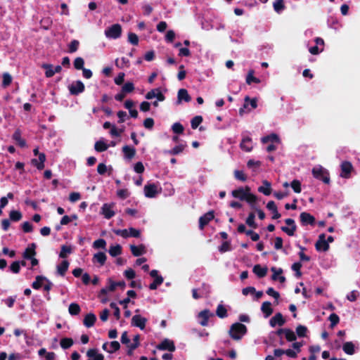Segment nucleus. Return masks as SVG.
I'll return each mask as SVG.
<instances>
[{"label": "nucleus", "instance_id": "obj_3", "mask_svg": "<svg viewBox=\"0 0 360 360\" xmlns=\"http://www.w3.org/2000/svg\"><path fill=\"white\" fill-rule=\"evenodd\" d=\"M313 176L320 181H322L324 184H330V174L327 169L322 167H314L312 169Z\"/></svg>", "mask_w": 360, "mask_h": 360}, {"label": "nucleus", "instance_id": "obj_15", "mask_svg": "<svg viewBox=\"0 0 360 360\" xmlns=\"http://www.w3.org/2000/svg\"><path fill=\"white\" fill-rule=\"evenodd\" d=\"M285 320L281 313H276L269 321V324L271 327H275L276 325L282 326L284 325Z\"/></svg>", "mask_w": 360, "mask_h": 360}, {"label": "nucleus", "instance_id": "obj_21", "mask_svg": "<svg viewBox=\"0 0 360 360\" xmlns=\"http://www.w3.org/2000/svg\"><path fill=\"white\" fill-rule=\"evenodd\" d=\"M130 250H131V254L134 257H139L146 252V247L143 244H141L138 246L134 245H131Z\"/></svg>", "mask_w": 360, "mask_h": 360}, {"label": "nucleus", "instance_id": "obj_19", "mask_svg": "<svg viewBox=\"0 0 360 360\" xmlns=\"http://www.w3.org/2000/svg\"><path fill=\"white\" fill-rule=\"evenodd\" d=\"M36 244L34 243H31L23 252V257L25 259H32L33 257H35L37 255L36 252Z\"/></svg>", "mask_w": 360, "mask_h": 360}, {"label": "nucleus", "instance_id": "obj_35", "mask_svg": "<svg viewBox=\"0 0 360 360\" xmlns=\"http://www.w3.org/2000/svg\"><path fill=\"white\" fill-rule=\"evenodd\" d=\"M217 316L220 319H224L228 316L227 309L223 304H219L216 310Z\"/></svg>", "mask_w": 360, "mask_h": 360}, {"label": "nucleus", "instance_id": "obj_16", "mask_svg": "<svg viewBox=\"0 0 360 360\" xmlns=\"http://www.w3.org/2000/svg\"><path fill=\"white\" fill-rule=\"evenodd\" d=\"M157 193V186L155 184H148L144 186V193L147 198H154Z\"/></svg>", "mask_w": 360, "mask_h": 360}, {"label": "nucleus", "instance_id": "obj_34", "mask_svg": "<svg viewBox=\"0 0 360 360\" xmlns=\"http://www.w3.org/2000/svg\"><path fill=\"white\" fill-rule=\"evenodd\" d=\"M13 139L18 143L20 147H24L26 145V141L21 137V134L19 130H16L13 134Z\"/></svg>", "mask_w": 360, "mask_h": 360}, {"label": "nucleus", "instance_id": "obj_4", "mask_svg": "<svg viewBox=\"0 0 360 360\" xmlns=\"http://www.w3.org/2000/svg\"><path fill=\"white\" fill-rule=\"evenodd\" d=\"M105 34L110 39H117L122 34V27L120 24H114L105 30Z\"/></svg>", "mask_w": 360, "mask_h": 360}, {"label": "nucleus", "instance_id": "obj_59", "mask_svg": "<svg viewBox=\"0 0 360 360\" xmlns=\"http://www.w3.org/2000/svg\"><path fill=\"white\" fill-rule=\"evenodd\" d=\"M134 85L132 82H127L125 83L122 87V91L123 92H124L125 94H128V93H131L134 91Z\"/></svg>", "mask_w": 360, "mask_h": 360}, {"label": "nucleus", "instance_id": "obj_27", "mask_svg": "<svg viewBox=\"0 0 360 360\" xmlns=\"http://www.w3.org/2000/svg\"><path fill=\"white\" fill-rule=\"evenodd\" d=\"M106 255L103 252H98L94 255L92 261L94 263L98 262L101 266H103L106 262Z\"/></svg>", "mask_w": 360, "mask_h": 360}, {"label": "nucleus", "instance_id": "obj_51", "mask_svg": "<svg viewBox=\"0 0 360 360\" xmlns=\"http://www.w3.org/2000/svg\"><path fill=\"white\" fill-rule=\"evenodd\" d=\"M234 177L240 181H247V175L242 170H235L233 172Z\"/></svg>", "mask_w": 360, "mask_h": 360}, {"label": "nucleus", "instance_id": "obj_5", "mask_svg": "<svg viewBox=\"0 0 360 360\" xmlns=\"http://www.w3.org/2000/svg\"><path fill=\"white\" fill-rule=\"evenodd\" d=\"M68 89L70 94L73 96L79 95L85 90V86L83 82L80 80L72 82L69 86Z\"/></svg>", "mask_w": 360, "mask_h": 360}, {"label": "nucleus", "instance_id": "obj_60", "mask_svg": "<svg viewBox=\"0 0 360 360\" xmlns=\"http://www.w3.org/2000/svg\"><path fill=\"white\" fill-rule=\"evenodd\" d=\"M285 338L286 340L288 341V342H293L295 340H296L297 339V336L295 335V333L290 329L288 328L285 333Z\"/></svg>", "mask_w": 360, "mask_h": 360}, {"label": "nucleus", "instance_id": "obj_42", "mask_svg": "<svg viewBox=\"0 0 360 360\" xmlns=\"http://www.w3.org/2000/svg\"><path fill=\"white\" fill-rule=\"evenodd\" d=\"M186 146V145L179 144L174 147L172 150L167 151L166 153L172 155H179L184 151Z\"/></svg>", "mask_w": 360, "mask_h": 360}, {"label": "nucleus", "instance_id": "obj_44", "mask_svg": "<svg viewBox=\"0 0 360 360\" xmlns=\"http://www.w3.org/2000/svg\"><path fill=\"white\" fill-rule=\"evenodd\" d=\"M108 148V146L103 141H98L95 143L94 149L97 152H103Z\"/></svg>", "mask_w": 360, "mask_h": 360}, {"label": "nucleus", "instance_id": "obj_29", "mask_svg": "<svg viewBox=\"0 0 360 360\" xmlns=\"http://www.w3.org/2000/svg\"><path fill=\"white\" fill-rule=\"evenodd\" d=\"M86 356L94 360H103L104 356L102 354H98L97 349H89L86 352Z\"/></svg>", "mask_w": 360, "mask_h": 360}, {"label": "nucleus", "instance_id": "obj_49", "mask_svg": "<svg viewBox=\"0 0 360 360\" xmlns=\"http://www.w3.org/2000/svg\"><path fill=\"white\" fill-rule=\"evenodd\" d=\"M203 119L200 115L195 116L191 122V127L193 129H195L198 127V126L202 123Z\"/></svg>", "mask_w": 360, "mask_h": 360}, {"label": "nucleus", "instance_id": "obj_43", "mask_svg": "<svg viewBox=\"0 0 360 360\" xmlns=\"http://www.w3.org/2000/svg\"><path fill=\"white\" fill-rule=\"evenodd\" d=\"M72 249L70 246L63 245L61 246L59 257L65 259L68 257V255L72 253Z\"/></svg>", "mask_w": 360, "mask_h": 360}, {"label": "nucleus", "instance_id": "obj_23", "mask_svg": "<svg viewBox=\"0 0 360 360\" xmlns=\"http://www.w3.org/2000/svg\"><path fill=\"white\" fill-rule=\"evenodd\" d=\"M252 271L259 278H264L267 274L268 268L266 266L262 267L260 264H256L253 266Z\"/></svg>", "mask_w": 360, "mask_h": 360}, {"label": "nucleus", "instance_id": "obj_31", "mask_svg": "<svg viewBox=\"0 0 360 360\" xmlns=\"http://www.w3.org/2000/svg\"><path fill=\"white\" fill-rule=\"evenodd\" d=\"M262 311L265 314V317H268L273 313L271 303L269 301L264 302L261 307Z\"/></svg>", "mask_w": 360, "mask_h": 360}, {"label": "nucleus", "instance_id": "obj_50", "mask_svg": "<svg viewBox=\"0 0 360 360\" xmlns=\"http://www.w3.org/2000/svg\"><path fill=\"white\" fill-rule=\"evenodd\" d=\"M290 186L296 193H300L302 191V186H301V182L297 179H294L290 183Z\"/></svg>", "mask_w": 360, "mask_h": 360}, {"label": "nucleus", "instance_id": "obj_11", "mask_svg": "<svg viewBox=\"0 0 360 360\" xmlns=\"http://www.w3.org/2000/svg\"><path fill=\"white\" fill-rule=\"evenodd\" d=\"M156 347L159 350H167L170 352H174L176 349L174 341L167 338L158 344Z\"/></svg>", "mask_w": 360, "mask_h": 360}, {"label": "nucleus", "instance_id": "obj_17", "mask_svg": "<svg viewBox=\"0 0 360 360\" xmlns=\"http://www.w3.org/2000/svg\"><path fill=\"white\" fill-rule=\"evenodd\" d=\"M212 316H213V314H212L209 309L201 311L198 314V317L201 319L200 324L202 326H207L208 325L209 318Z\"/></svg>", "mask_w": 360, "mask_h": 360}, {"label": "nucleus", "instance_id": "obj_33", "mask_svg": "<svg viewBox=\"0 0 360 360\" xmlns=\"http://www.w3.org/2000/svg\"><path fill=\"white\" fill-rule=\"evenodd\" d=\"M122 248L120 245L117 244L116 245H112L109 248V254L112 257H117L122 254Z\"/></svg>", "mask_w": 360, "mask_h": 360}, {"label": "nucleus", "instance_id": "obj_48", "mask_svg": "<svg viewBox=\"0 0 360 360\" xmlns=\"http://www.w3.org/2000/svg\"><path fill=\"white\" fill-rule=\"evenodd\" d=\"M273 6L274 11L276 13H281L285 8L283 0H276V1L273 4Z\"/></svg>", "mask_w": 360, "mask_h": 360}, {"label": "nucleus", "instance_id": "obj_20", "mask_svg": "<svg viewBox=\"0 0 360 360\" xmlns=\"http://www.w3.org/2000/svg\"><path fill=\"white\" fill-rule=\"evenodd\" d=\"M101 213L107 219H111L115 215V212L112 210V206L107 203L103 205Z\"/></svg>", "mask_w": 360, "mask_h": 360}, {"label": "nucleus", "instance_id": "obj_36", "mask_svg": "<svg viewBox=\"0 0 360 360\" xmlns=\"http://www.w3.org/2000/svg\"><path fill=\"white\" fill-rule=\"evenodd\" d=\"M74 344V341L70 338H64L60 340V345L63 349L71 347Z\"/></svg>", "mask_w": 360, "mask_h": 360}, {"label": "nucleus", "instance_id": "obj_58", "mask_svg": "<svg viewBox=\"0 0 360 360\" xmlns=\"http://www.w3.org/2000/svg\"><path fill=\"white\" fill-rule=\"evenodd\" d=\"M106 246V241L103 239L100 238L96 240H95L93 243V248L96 249L101 248V249H105Z\"/></svg>", "mask_w": 360, "mask_h": 360}, {"label": "nucleus", "instance_id": "obj_37", "mask_svg": "<svg viewBox=\"0 0 360 360\" xmlns=\"http://www.w3.org/2000/svg\"><path fill=\"white\" fill-rule=\"evenodd\" d=\"M41 68L46 70L45 76L46 77L50 78L55 75L53 65L49 63H44L42 64Z\"/></svg>", "mask_w": 360, "mask_h": 360}, {"label": "nucleus", "instance_id": "obj_24", "mask_svg": "<svg viewBox=\"0 0 360 360\" xmlns=\"http://www.w3.org/2000/svg\"><path fill=\"white\" fill-rule=\"evenodd\" d=\"M96 321V315L93 313H89L85 316L83 323L86 327L91 328L95 324Z\"/></svg>", "mask_w": 360, "mask_h": 360}, {"label": "nucleus", "instance_id": "obj_30", "mask_svg": "<svg viewBox=\"0 0 360 360\" xmlns=\"http://www.w3.org/2000/svg\"><path fill=\"white\" fill-rule=\"evenodd\" d=\"M69 262L67 260H63L61 263L57 266V272L61 276H64L68 269L69 267Z\"/></svg>", "mask_w": 360, "mask_h": 360}, {"label": "nucleus", "instance_id": "obj_53", "mask_svg": "<svg viewBox=\"0 0 360 360\" xmlns=\"http://www.w3.org/2000/svg\"><path fill=\"white\" fill-rule=\"evenodd\" d=\"M115 65L120 68H128L129 66V60L128 58L122 57L120 61L118 59L115 60Z\"/></svg>", "mask_w": 360, "mask_h": 360}, {"label": "nucleus", "instance_id": "obj_38", "mask_svg": "<svg viewBox=\"0 0 360 360\" xmlns=\"http://www.w3.org/2000/svg\"><path fill=\"white\" fill-rule=\"evenodd\" d=\"M68 311L72 316L78 315L81 311V308L77 303H71L68 307Z\"/></svg>", "mask_w": 360, "mask_h": 360}, {"label": "nucleus", "instance_id": "obj_46", "mask_svg": "<svg viewBox=\"0 0 360 360\" xmlns=\"http://www.w3.org/2000/svg\"><path fill=\"white\" fill-rule=\"evenodd\" d=\"M22 217V213L18 210H11L9 213L10 220L13 221H18Z\"/></svg>", "mask_w": 360, "mask_h": 360}, {"label": "nucleus", "instance_id": "obj_13", "mask_svg": "<svg viewBox=\"0 0 360 360\" xmlns=\"http://www.w3.org/2000/svg\"><path fill=\"white\" fill-rule=\"evenodd\" d=\"M147 319L142 317L141 315H134L131 319V325L143 330L146 327Z\"/></svg>", "mask_w": 360, "mask_h": 360}, {"label": "nucleus", "instance_id": "obj_57", "mask_svg": "<svg viewBox=\"0 0 360 360\" xmlns=\"http://www.w3.org/2000/svg\"><path fill=\"white\" fill-rule=\"evenodd\" d=\"M328 320L330 321V328L335 327L340 322L339 316L335 313H333L329 316Z\"/></svg>", "mask_w": 360, "mask_h": 360}, {"label": "nucleus", "instance_id": "obj_52", "mask_svg": "<svg viewBox=\"0 0 360 360\" xmlns=\"http://www.w3.org/2000/svg\"><path fill=\"white\" fill-rule=\"evenodd\" d=\"M79 46V41L77 39H73L68 45V52L71 53L76 52L78 50Z\"/></svg>", "mask_w": 360, "mask_h": 360}, {"label": "nucleus", "instance_id": "obj_63", "mask_svg": "<svg viewBox=\"0 0 360 360\" xmlns=\"http://www.w3.org/2000/svg\"><path fill=\"white\" fill-rule=\"evenodd\" d=\"M231 248V243L229 241H224L222 244L219 247V251L221 253L230 251Z\"/></svg>", "mask_w": 360, "mask_h": 360}, {"label": "nucleus", "instance_id": "obj_9", "mask_svg": "<svg viewBox=\"0 0 360 360\" xmlns=\"http://www.w3.org/2000/svg\"><path fill=\"white\" fill-rule=\"evenodd\" d=\"M214 218V212L213 210H210L201 216L199 218V229L200 230H203L205 226H207Z\"/></svg>", "mask_w": 360, "mask_h": 360}, {"label": "nucleus", "instance_id": "obj_22", "mask_svg": "<svg viewBox=\"0 0 360 360\" xmlns=\"http://www.w3.org/2000/svg\"><path fill=\"white\" fill-rule=\"evenodd\" d=\"M266 208L273 213V219H278L281 217V214L278 211L277 206L274 201L271 200L268 202L266 205Z\"/></svg>", "mask_w": 360, "mask_h": 360}, {"label": "nucleus", "instance_id": "obj_6", "mask_svg": "<svg viewBox=\"0 0 360 360\" xmlns=\"http://www.w3.org/2000/svg\"><path fill=\"white\" fill-rule=\"evenodd\" d=\"M150 276L154 278V281L149 285V289L152 290H156L163 283L164 279L162 276L158 275V271L155 269L150 272Z\"/></svg>", "mask_w": 360, "mask_h": 360}, {"label": "nucleus", "instance_id": "obj_32", "mask_svg": "<svg viewBox=\"0 0 360 360\" xmlns=\"http://www.w3.org/2000/svg\"><path fill=\"white\" fill-rule=\"evenodd\" d=\"M343 351L349 355H352L355 352L354 345L352 342H346L342 346Z\"/></svg>", "mask_w": 360, "mask_h": 360}, {"label": "nucleus", "instance_id": "obj_39", "mask_svg": "<svg viewBox=\"0 0 360 360\" xmlns=\"http://www.w3.org/2000/svg\"><path fill=\"white\" fill-rule=\"evenodd\" d=\"M46 280V278L43 276H37L35 281L32 283V287L34 290H39L42 286V282Z\"/></svg>", "mask_w": 360, "mask_h": 360}, {"label": "nucleus", "instance_id": "obj_10", "mask_svg": "<svg viewBox=\"0 0 360 360\" xmlns=\"http://www.w3.org/2000/svg\"><path fill=\"white\" fill-rule=\"evenodd\" d=\"M341 172L340 176L345 179H349L351 176V172L353 170V166L349 161H344L340 165Z\"/></svg>", "mask_w": 360, "mask_h": 360}, {"label": "nucleus", "instance_id": "obj_26", "mask_svg": "<svg viewBox=\"0 0 360 360\" xmlns=\"http://www.w3.org/2000/svg\"><path fill=\"white\" fill-rule=\"evenodd\" d=\"M177 98L178 103H181L182 101H184L185 102H189L191 100V97L186 89H180L179 90Z\"/></svg>", "mask_w": 360, "mask_h": 360}, {"label": "nucleus", "instance_id": "obj_47", "mask_svg": "<svg viewBox=\"0 0 360 360\" xmlns=\"http://www.w3.org/2000/svg\"><path fill=\"white\" fill-rule=\"evenodd\" d=\"M254 71L250 70L249 71L247 77H246V83L248 84H251V83L254 82L256 84H259L260 82V79L254 77L253 75Z\"/></svg>", "mask_w": 360, "mask_h": 360}, {"label": "nucleus", "instance_id": "obj_25", "mask_svg": "<svg viewBox=\"0 0 360 360\" xmlns=\"http://www.w3.org/2000/svg\"><path fill=\"white\" fill-rule=\"evenodd\" d=\"M122 152L124 158L128 160H131L136 155V149L127 145L122 147Z\"/></svg>", "mask_w": 360, "mask_h": 360}, {"label": "nucleus", "instance_id": "obj_8", "mask_svg": "<svg viewBox=\"0 0 360 360\" xmlns=\"http://www.w3.org/2000/svg\"><path fill=\"white\" fill-rule=\"evenodd\" d=\"M329 244L326 242V235L321 233L319 236V238L315 243V248L317 251H328L329 250Z\"/></svg>", "mask_w": 360, "mask_h": 360}, {"label": "nucleus", "instance_id": "obj_18", "mask_svg": "<svg viewBox=\"0 0 360 360\" xmlns=\"http://www.w3.org/2000/svg\"><path fill=\"white\" fill-rule=\"evenodd\" d=\"M240 147L245 152H250L253 148L252 139L249 136L243 137L240 143Z\"/></svg>", "mask_w": 360, "mask_h": 360}, {"label": "nucleus", "instance_id": "obj_12", "mask_svg": "<svg viewBox=\"0 0 360 360\" xmlns=\"http://www.w3.org/2000/svg\"><path fill=\"white\" fill-rule=\"evenodd\" d=\"M300 222L303 226L311 225L314 226L316 223L315 217L310 213L303 212L300 215Z\"/></svg>", "mask_w": 360, "mask_h": 360}, {"label": "nucleus", "instance_id": "obj_14", "mask_svg": "<svg viewBox=\"0 0 360 360\" xmlns=\"http://www.w3.org/2000/svg\"><path fill=\"white\" fill-rule=\"evenodd\" d=\"M39 158L37 159H32L31 160L32 165L35 166L37 169L42 170L45 165L44 162L46 161V155L44 153H41L39 154Z\"/></svg>", "mask_w": 360, "mask_h": 360}, {"label": "nucleus", "instance_id": "obj_54", "mask_svg": "<svg viewBox=\"0 0 360 360\" xmlns=\"http://www.w3.org/2000/svg\"><path fill=\"white\" fill-rule=\"evenodd\" d=\"M307 328L302 325H299L296 328V333L300 338L305 337L307 335Z\"/></svg>", "mask_w": 360, "mask_h": 360}, {"label": "nucleus", "instance_id": "obj_56", "mask_svg": "<svg viewBox=\"0 0 360 360\" xmlns=\"http://www.w3.org/2000/svg\"><path fill=\"white\" fill-rule=\"evenodd\" d=\"M74 68L76 70H82L84 68V60L81 57H77L74 60Z\"/></svg>", "mask_w": 360, "mask_h": 360}, {"label": "nucleus", "instance_id": "obj_61", "mask_svg": "<svg viewBox=\"0 0 360 360\" xmlns=\"http://www.w3.org/2000/svg\"><path fill=\"white\" fill-rule=\"evenodd\" d=\"M12 82V77L10 74L6 72L3 75L2 86L6 87L9 86Z\"/></svg>", "mask_w": 360, "mask_h": 360}, {"label": "nucleus", "instance_id": "obj_40", "mask_svg": "<svg viewBox=\"0 0 360 360\" xmlns=\"http://www.w3.org/2000/svg\"><path fill=\"white\" fill-rule=\"evenodd\" d=\"M261 141L263 143H266L269 141L272 143L279 142V137L277 134L272 133L270 135L262 137Z\"/></svg>", "mask_w": 360, "mask_h": 360}, {"label": "nucleus", "instance_id": "obj_55", "mask_svg": "<svg viewBox=\"0 0 360 360\" xmlns=\"http://www.w3.org/2000/svg\"><path fill=\"white\" fill-rule=\"evenodd\" d=\"M172 129L174 133H175L176 134H183L184 128V126L181 123L175 122L172 125Z\"/></svg>", "mask_w": 360, "mask_h": 360}, {"label": "nucleus", "instance_id": "obj_41", "mask_svg": "<svg viewBox=\"0 0 360 360\" xmlns=\"http://www.w3.org/2000/svg\"><path fill=\"white\" fill-rule=\"evenodd\" d=\"M255 214L254 212H250L245 220L247 225L252 229H257V224L255 221Z\"/></svg>", "mask_w": 360, "mask_h": 360}, {"label": "nucleus", "instance_id": "obj_62", "mask_svg": "<svg viewBox=\"0 0 360 360\" xmlns=\"http://www.w3.org/2000/svg\"><path fill=\"white\" fill-rule=\"evenodd\" d=\"M128 41L131 44L136 46L139 44V37L135 33L129 32L128 34Z\"/></svg>", "mask_w": 360, "mask_h": 360}, {"label": "nucleus", "instance_id": "obj_1", "mask_svg": "<svg viewBox=\"0 0 360 360\" xmlns=\"http://www.w3.org/2000/svg\"><path fill=\"white\" fill-rule=\"evenodd\" d=\"M231 195L233 198H238L240 200H245L248 204L251 209H256V202L257 197L253 193H247L243 187H240L237 189L232 191Z\"/></svg>", "mask_w": 360, "mask_h": 360}, {"label": "nucleus", "instance_id": "obj_45", "mask_svg": "<svg viewBox=\"0 0 360 360\" xmlns=\"http://www.w3.org/2000/svg\"><path fill=\"white\" fill-rule=\"evenodd\" d=\"M202 297H208L210 293V285L206 283H202L201 287L198 289Z\"/></svg>", "mask_w": 360, "mask_h": 360}, {"label": "nucleus", "instance_id": "obj_28", "mask_svg": "<svg viewBox=\"0 0 360 360\" xmlns=\"http://www.w3.org/2000/svg\"><path fill=\"white\" fill-rule=\"evenodd\" d=\"M264 186L258 188V191L263 193L265 195H269L271 193V184L267 180L262 181Z\"/></svg>", "mask_w": 360, "mask_h": 360}, {"label": "nucleus", "instance_id": "obj_7", "mask_svg": "<svg viewBox=\"0 0 360 360\" xmlns=\"http://www.w3.org/2000/svg\"><path fill=\"white\" fill-rule=\"evenodd\" d=\"M285 223L290 227L282 226L281 228L282 231L285 233L289 236H294L297 230V226L295 224V220L291 218H288L285 219Z\"/></svg>", "mask_w": 360, "mask_h": 360}, {"label": "nucleus", "instance_id": "obj_2", "mask_svg": "<svg viewBox=\"0 0 360 360\" xmlns=\"http://www.w3.org/2000/svg\"><path fill=\"white\" fill-rule=\"evenodd\" d=\"M248 328L246 326L241 323H233L229 330L230 337L234 340H240L247 333Z\"/></svg>", "mask_w": 360, "mask_h": 360}, {"label": "nucleus", "instance_id": "obj_64", "mask_svg": "<svg viewBox=\"0 0 360 360\" xmlns=\"http://www.w3.org/2000/svg\"><path fill=\"white\" fill-rule=\"evenodd\" d=\"M10 270L13 274H18L20 271V262L15 261L10 266Z\"/></svg>", "mask_w": 360, "mask_h": 360}]
</instances>
